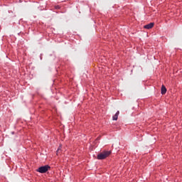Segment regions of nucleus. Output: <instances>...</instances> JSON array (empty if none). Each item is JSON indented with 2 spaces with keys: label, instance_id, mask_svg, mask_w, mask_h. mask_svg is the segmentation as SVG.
<instances>
[{
  "label": "nucleus",
  "instance_id": "obj_1",
  "mask_svg": "<svg viewBox=\"0 0 182 182\" xmlns=\"http://www.w3.org/2000/svg\"><path fill=\"white\" fill-rule=\"evenodd\" d=\"M111 153L112 152L110 151H103L97 155V159L98 160H105V159H106L107 157H109V156H110Z\"/></svg>",
  "mask_w": 182,
  "mask_h": 182
},
{
  "label": "nucleus",
  "instance_id": "obj_2",
  "mask_svg": "<svg viewBox=\"0 0 182 182\" xmlns=\"http://www.w3.org/2000/svg\"><path fill=\"white\" fill-rule=\"evenodd\" d=\"M49 170H50V166L48 165H46V166L39 167L37 169V171L38 173H46V171H48Z\"/></svg>",
  "mask_w": 182,
  "mask_h": 182
},
{
  "label": "nucleus",
  "instance_id": "obj_3",
  "mask_svg": "<svg viewBox=\"0 0 182 182\" xmlns=\"http://www.w3.org/2000/svg\"><path fill=\"white\" fill-rule=\"evenodd\" d=\"M154 26V23H150L144 26V29H151Z\"/></svg>",
  "mask_w": 182,
  "mask_h": 182
},
{
  "label": "nucleus",
  "instance_id": "obj_4",
  "mask_svg": "<svg viewBox=\"0 0 182 182\" xmlns=\"http://www.w3.org/2000/svg\"><path fill=\"white\" fill-rule=\"evenodd\" d=\"M161 91V95H166V93L167 92V89L166 88V86L162 85Z\"/></svg>",
  "mask_w": 182,
  "mask_h": 182
},
{
  "label": "nucleus",
  "instance_id": "obj_5",
  "mask_svg": "<svg viewBox=\"0 0 182 182\" xmlns=\"http://www.w3.org/2000/svg\"><path fill=\"white\" fill-rule=\"evenodd\" d=\"M120 112L117 111L116 114L112 117V120H117Z\"/></svg>",
  "mask_w": 182,
  "mask_h": 182
},
{
  "label": "nucleus",
  "instance_id": "obj_6",
  "mask_svg": "<svg viewBox=\"0 0 182 182\" xmlns=\"http://www.w3.org/2000/svg\"><path fill=\"white\" fill-rule=\"evenodd\" d=\"M61 147H62L61 146H59L58 149L57 150V153H59V150H60Z\"/></svg>",
  "mask_w": 182,
  "mask_h": 182
}]
</instances>
